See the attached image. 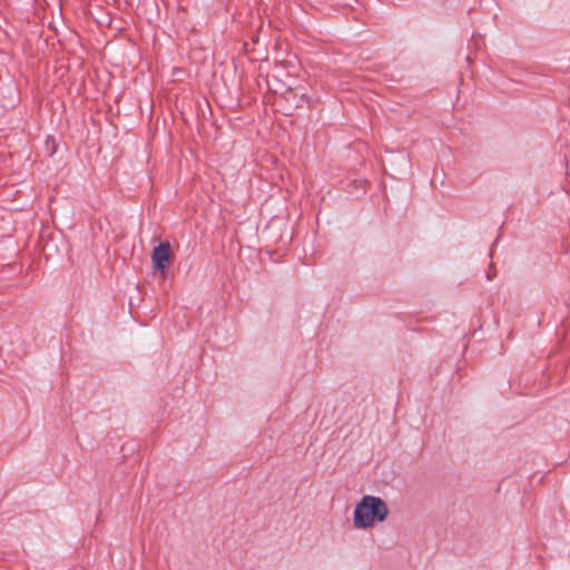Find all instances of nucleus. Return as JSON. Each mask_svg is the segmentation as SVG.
<instances>
[{
  "mask_svg": "<svg viewBox=\"0 0 570 570\" xmlns=\"http://www.w3.org/2000/svg\"><path fill=\"white\" fill-rule=\"evenodd\" d=\"M390 515L387 502L381 497L363 495L354 505L352 523L358 531H368L384 523Z\"/></svg>",
  "mask_w": 570,
  "mask_h": 570,
  "instance_id": "f257e3e1",
  "label": "nucleus"
},
{
  "mask_svg": "<svg viewBox=\"0 0 570 570\" xmlns=\"http://www.w3.org/2000/svg\"><path fill=\"white\" fill-rule=\"evenodd\" d=\"M171 259V248L168 243H160L151 253V262L155 269L165 272Z\"/></svg>",
  "mask_w": 570,
  "mask_h": 570,
  "instance_id": "f03ea898",
  "label": "nucleus"
}]
</instances>
